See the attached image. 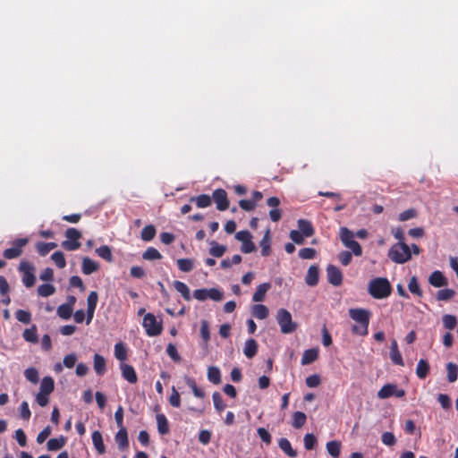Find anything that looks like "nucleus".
<instances>
[{"label":"nucleus","mask_w":458,"mask_h":458,"mask_svg":"<svg viewBox=\"0 0 458 458\" xmlns=\"http://www.w3.org/2000/svg\"><path fill=\"white\" fill-rule=\"evenodd\" d=\"M349 316L359 324V326H352V332L361 336L367 335L369 333L371 312L362 308L350 309Z\"/></svg>","instance_id":"obj_1"},{"label":"nucleus","mask_w":458,"mask_h":458,"mask_svg":"<svg viewBox=\"0 0 458 458\" xmlns=\"http://www.w3.org/2000/svg\"><path fill=\"white\" fill-rule=\"evenodd\" d=\"M392 290V285L386 277H376L370 280L368 285V293L377 300L389 297Z\"/></svg>","instance_id":"obj_2"},{"label":"nucleus","mask_w":458,"mask_h":458,"mask_svg":"<svg viewBox=\"0 0 458 458\" xmlns=\"http://www.w3.org/2000/svg\"><path fill=\"white\" fill-rule=\"evenodd\" d=\"M388 257L394 263L403 264L411 258V249L405 242H397L389 249Z\"/></svg>","instance_id":"obj_3"},{"label":"nucleus","mask_w":458,"mask_h":458,"mask_svg":"<svg viewBox=\"0 0 458 458\" xmlns=\"http://www.w3.org/2000/svg\"><path fill=\"white\" fill-rule=\"evenodd\" d=\"M276 321L283 334H291L297 328V324L293 321L292 314L285 309H279L276 313Z\"/></svg>","instance_id":"obj_4"},{"label":"nucleus","mask_w":458,"mask_h":458,"mask_svg":"<svg viewBox=\"0 0 458 458\" xmlns=\"http://www.w3.org/2000/svg\"><path fill=\"white\" fill-rule=\"evenodd\" d=\"M18 271L21 274L22 284L27 288H31L32 286L35 285V283H36V276H35L36 268H35V266L32 263H30V262L27 261V260L21 261V263L19 265V267H18Z\"/></svg>","instance_id":"obj_5"},{"label":"nucleus","mask_w":458,"mask_h":458,"mask_svg":"<svg viewBox=\"0 0 458 458\" xmlns=\"http://www.w3.org/2000/svg\"><path fill=\"white\" fill-rule=\"evenodd\" d=\"M65 237L67 240L62 242L61 246L65 250H76L81 248V244L79 239L81 237V233L76 228H68L65 231Z\"/></svg>","instance_id":"obj_6"},{"label":"nucleus","mask_w":458,"mask_h":458,"mask_svg":"<svg viewBox=\"0 0 458 458\" xmlns=\"http://www.w3.org/2000/svg\"><path fill=\"white\" fill-rule=\"evenodd\" d=\"M142 325L148 336H157L162 333V322L157 321L156 317L151 313H148L144 316Z\"/></svg>","instance_id":"obj_7"},{"label":"nucleus","mask_w":458,"mask_h":458,"mask_svg":"<svg viewBox=\"0 0 458 458\" xmlns=\"http://www.w3.org/2000/svg\"><path fill=\"white\" fill-rule=\"evenodd\" d=\"M28 238H19L12 242V247L4 250L3 256L7 259H13L20 257L23 252V248L28 244Z\"/></svg>","instance_id":"obj_8"},{"label":"nucleus","mask_w":458,"mask_h":458,"mask_svg":"<svg viewBox=\"0 0 458 458\" xmlns=\"http://www.w3.org/2000/svg\"><path fill=\"white\" fill-rule=\"evenodd\" d=\"M235 238L242 242L241 250L243 253H251L256 250L255 244L251 241V234L247 230L239 231L235 234Z\"/></svg>","instance_id":"obj_9"},{"label":"nucleus","mask_w":458,"mask_h":458,"mask_svg":"<svg viewBox=\"0 0 458 458\" xmlns=\"http://www.w3.org/2000/svg\"><path fill=\"white\" fill-rule=\"evenodd\" d=\"M393 395L398 398L403 397L405 395V391L398 388L394 384H386L377 392V397L379 399H386Z\"/></svg>","instance_id":"obj_10"},{"label":"nucleus","mask_w":458,"mask_h":458,"mask_svg":"<svg viewBox=\"0 0 458 458\" xmlns=\"http://www.w3.org/2000/svg\"><path fill=\"white\" fill-rule=\"evenodd\" d=\"M98 301V293L96 291L90 292L87 298V317H86V324L87 325L90 324L93 319Z\"/></svg>","instance_id":"obj_11"},{"label":"nucleus","mask_w":458,"mask_h":458,"mask_svg":"<svg viewBox=\"0 0 458 458\" xmlns=\"http://www.w3.org/2000/svg\"><path fill=\"white\" fill-rule=\"evenodd\" d=\"M212 198L216 204V208L225 211L229 208L227 193L224 189H216L213 191Z\"/></svg>","instance_id":"obj_12"},{"label":"nucleus","mask_w":458,"mask_h":458,"mask_svg":"<svg viewBox=\"0 0 458 458\" xmlns=\"http://www.w3.org/2000/svg\"><path fill=\"white\" fill-rule=\"evenodd\" d=\"M327 276L328 282L334 286H339L343 283L342 271L334 265H328L327 267Z\"/></svg>","instance_id":"obj_13"},{"label":"nucleus","mask_w":458,"mask_h":458,"mask_svg":"<svg viewBox=\"0 0 458 458\" xmlns=\"http://www.w3.org/2000/svg\"><path fill=\"white\" fill-rule=\"evenodd\" d=\"M122 377L131 384H135L138 381V376L131 365L122 362L120 364Z\"/></svg>","instance_id":"obj_14"},{"label":"nucleus","mask_w":458,"mask_h":458,"mask_svg":"<svg viewBox=\"0 0 458 458\" xmlns=\"http://www.w3.org/2000/svg\"><path fill=\"white\" fill-rule=\"evenodd\" d=\"M428 283L434 287H443L448 284V280L442 272L437 270L429 276Z\"/></svg>","instance_id":"obj_15"},{"label":"nucleus","mask_w":458,"mask_h":458,"mask_svg":"<svg viewBox=\"0 0 458 458\" xmlns=\"http://www.w3.org/2000/svg\"><path fill=\"white\" fill-rule=\"evenodd\" d=\"M93 367L97 375L103 376L106 372L105 358L98 353H95L93 357Z\"/></svg>","instance_id":"obj_16"},{"label":"nucleus","mask_w":458,"mask_h":458,"mask_svg":"<svg viewBox=\"0 0 458 458\" xmlns=\"http://www.w3.org/2000/svg\"><path fill=\"white\" fill-rule=\"evenodd\" d=\"M318 276L319 270L318 267L315 265H312L309 267L305 282L309 286H316L318 283Z\"/></svg>","instance_id":"obj_17"},{"label":"nucleus","mask_w":458,"mask_h":458,"mask_svg":"<svg viewBox=\"0 0 458 458\" xmlns=\"http://www.w3.org/2000/svg\"><path fill=\"white\" fill-rule=\"evenodd\" d=\"M93 445L98 454H104L106 453V446L103 441L102 434L98 430H95L91 435Z\"/></svg>","instance_id":"obj_18"},{"label":"nucleus","mask_w":458,"mask_h":458,"mask_svg":"<svg viewBox=\"0 0 458 458\" xmlns=\"http://www.w3.org/2000/svg\"><path fill=\"white\" fill-rule=\"evenodd\" d=\"M98 268H99V266L96 261H94L93 259H91L88 257L83 258L82 264H81V270H82L83 274L90 275V274L98 271Z\"/></svg>","instance_id":"obj_19"},{"label":"nucleus","mask_w":458,"mask_h":458,"mask_svg":"<svg viewBox=\"0 0 458 458\" xmlns=\"http://www.w3.org/2000/svg\"><path fill=\"white\" fill-rule=\"evenodd\" d=\"M271 288L270 283H263L259 284L254 294L252 295V301L254 302L263 301L266 296L267 292Z\"/></svg>","instance_id":"obj_20"},{"label":"nucleus","mask_w":458,"mask_h":458,"mask_svg":"<svg viewBox=\"0 0 458 458\" xmlns=\"http://www.w3.org/2000/svg\"><path fill=\"white\" fill-rule=\"evenodd\" d=\"M271 238H270V230L267 229L259 242V246L261 248V255L263 257H267L271 254Z\"/></svg>","instance_id":"obj_21"},{"label":"nucleus","mask_w":458,"mask_h":458,"mask_svg":"<svg viewBox=\"0 0 458 458\" xmlns=\"http://www.w3.org/2000/svg\"><path fill=\"white\" fill-rule=\"evenodd\" d=\"M318 358V350L317 348H311L305 350L301 363V365H309L313 363Z\"/></svg>","instance_id":"obj_22"},{"label":"nucleus","mask_w":458,"mask_h":458,"mask_svg":"<svg viewBox=\"0 0 458 458\" xmlns=\"http://www.w3.org/2000/svg\"><path fill=\"white\" fill-rule=\"evenodd\" d=\"M280 449L289 457L295 458L298 455L296 450L292 447L290 441L287 438L282 437L278 440Z\"/></svg>","instance_id":"obj_23"},{"label":"nucleus","mask_w":458,"mask_h":458,"mask_svg":"<svg viewBox=\"0 0 458 458\" xmlns=\"http://www.w3.org/2000/svg\"><path fill=\"white\" fill-rule=\"evenodd\" d=\"M258 352V343L255 339H248L245 342L243 353L248 359H252Z\"/></svg>","instance_id":"obj_24"},{"label":"nucleus","mask_w":458,"mask_h":458,"mask_svg":"<svg viewBox=\"0 0 458 458\" xmlns=\"http://www.w3.org/2000/svg\"><path fill=\"white\" fill-rule=\"evenodd\" d=\"M114 438L120 449L123 450L128 447V434L125 428H119Z\"/></svg>","instance_id":"obj_25"},{"label":"nucleus","mask_w":458,"mask_h":458,"mask_svg":"<svg viewBox=\"0 0 458 458\" xmlns=\"http://www.w3.org/2000/svg\"><path fill=\"white\" fill-rule=\"evenodd\" d=\"M66 444V437L60 436L59 437L51 438L47 441V446L49 451H58Z\"/></svg>","instance_id":"obj_26"},{"label":"nucleus","mask_w":458,"mask_h":458,"mask_svg":"<svg viewBox=\"0 0 458 458\" xmlns=\"http://www.w3.org/2000/svg\"><path fill=\"white\" fill-rule=\"evenodd\" d=\"M298 228V231L303 233L306 237H310L314 234V228L309 220L299 219Z\"/></svg>","instance_id":"obj_27"},{"label":"nucleus","mask_w":458,"mask_h":458,"mask_svg":"<svg viewBox=\"0 0 458 458\" xmlns=\"http://www.w3.org/2000/svg\"><path fill=\"white\" fill-rule=\"evenodd\" d=\"M190 201L195 202L197 207L199 208H208L212 204L211 197L207 194H200L197 197H191Z\"/></svg>","instance_id":"obj_28"},{"label":"nucleus","mask_w":458,"mask_h":458,"mask_svg":"<svg viewBox=\"0 0 458 458\" xmlns=\"http://www.w3.org/2000/svg\"><path fill=\"white\" fill-rule=\"evenodd\" d=\"M22 336L25 341L37 344L38 342L37 326L32 325L30 328H26L22 333Z\"/></svg>","instance_id":"obj_29"},{"label":"nucleus","mask_w":458,"mask_h":458,"mask_svg":"<svg viewBox=\"0 0 458 458\" xmlns=\"http://www.w3.org/2000/svg\"><path fill=\"white\" fill-rule=\"evenodd\" d=\"M55 389V382L54 379L51 377H43L39 393L45 394H50Z\"/></svg>","instance_id":"obj_30"},{"label":"nucleus","mask_w":458,"mask_h":458,"mask_svg":"<svg viewBox=\"0 0 458 458\" xmlns=\"http://www.w3.org/2000/svg\"><path fill=\"white\" fill-rule=\"evenodd\" d=\"M157 430L161 435H166L169 433V424L166 417L163 413L157 415Z\"/></svg>","instance_id":"obj_31"},{"label":"nucleus","mask_w":458,"mask_h":458,"mask_svg":"<svg viewBox=\"0 0 458 458\" xmlns=\"http://www.w3.org/2000/svg\"><path fill=\"white\" fill-rule=\"evenodd\" d=\"M429 372V364L424 360L420 359L417 364L416 375L419 378L424 379Z\"/></svg>","instance_id":"obj_32"},{"label":"nucleus","mask_w":458,"mask_h":458,"mask_svg":"<svg viewBox=\"0 0 458 458\" xmlns=\"http://www.w3.org/2000/svg\"><path fill=\"white\" fill-rule=\"evenodd\" d=\"M174 287L178 293L182 294L185 301H189L191 300L190 289L185 283L181 281H174Z\"/></svg>","instance_id":"obj_33"},{"label":"nucleus","mask_w":458,"mask_h":458,"mask_svg":"<svg viewBox=\"0 0 458 458\" xmlns=\"http://www.w3.org/2000/svg\"><path fill=\"white\" fill-rule=\"evenodd\" d=\"M252 315L258 319H265L268 316V309L263 304H255L252 307Z\"/></svg>","instance_id":"obj_34"},{"label":"nucleus","mask_w":458,"mask_h":458,"mask_svg":"<svg viewBox=\"0 0 458 458\" xmlns=\"http://www.w3.org/2000/svg\"><path fill=\"white\" fill-rule=\"evenodd\" d=\"M185 383L187 386L192 390L193 394L198 398H204L205 392L197 386L194 378L190 377H185Z\"/></svg>","instance_id":"obj_35"},{"label":"nucleus","mask_w":458,"mask_h":458,"mask_svg":"<svg viewBox=\"0 0 458 458\" xmlns=\"http://www.w3.org/2000/svg\"><path fill=\"white\" fill-rule=\"evenodd\" d=\"M208 379L215 384L218 385L221 383V372L217 367L210 366L208 369Z\"/></svg>","instance_id":"obj_36"},{"label":"nucleus","mask_w":458,"mask_h":458,"mask_svg":"<svg viewBox=\"0 0 458 458\" xmlns=\"http://www.w3.org/2000/svg\"><path fill=\"white\" fill-rule=\"evenodd\" d=\"M327 450L331 456L338 458L341 454V443L336 440L329 441L327 443Z\"/></svg>","instance_id":"obj_37"},{"label":"nucleus","mask_w":458,"mask_h":458,"mask_svg":"<svg viewBox=\"0 0 458 458\" xmlns=\"http://www.w3.org/2000/svg\"><path fill=\"white\" fill-rule=\"evenodd\" d=\"M307 416L302 411H295L293 414L292 426L294 428H301L306 423Z\"/></svg>","instance_id":"obj_38"},{"label":"nucleus","mask_w":458,"mask_h":458,"mask_svg":"<svg viewBox=\"0 0 458 458\" xmlns=\"http://www.w3.org/2000/svg\"><path fill=\"white\" fill-rule=\"evenodd\" d=\"M156 228L152 225H146L140 233V237L144 242H150L156 235Z\"/></svg>","instance_id":"obj_39"},{"label":"nucleus","mask_w":458,"mask_h":458,"mask_svg":"<svg viewBox=\"0 0 458 458\" xmlns=\"http://www.w3.org/2000/svg\"><path fill=\"white\" fill-rule=\"evenodd\" d=\"M211 247L209 249V253L213 256V257H216V258H220L222 257L225 251H226V247L225 245H220L218 244L216 242L213 241L211 242L210 243Z\"/></svg>","instance_id":"obj_40"},{"label":"nucleus","mask_w":458,"mask_h":458,"mask_svg":"<svg viewBox=\"0 0 458 458\" xmlns=\"http://www.w3.org/2000/svg\"><path fill=\"white\" fill-rule=\"evenodd\" d=\"M96 253L103 259L111 262L113 260V255L111 248L107 245H102L96 249Z\"/></svg>","instance_id":"obj_41"},{"label":"nucleus","mask_w":458,"mask_h":458,"mask_svg":"<svg viewBox=\"0 0 458 458\" xmlns=\"http://www.w3.org/2000/svg\"><path fill=\"white\" fill-rule=\"evenodd\" d=\"M177 267L182 272H191L194 268V262L191 259H177Z\"/></svg>","instance_id":"obj_42"},{"label":"nucleus","mask_w":458,"mask_h":458,"mask_svg":"<svg viewBox=\"0 0 458 458\" xmlns=\"http://www.w3.org/2000/svg\"><path fill=\"white\" fill-rule=\"evenodd\" d=\"M214 407L218 413H221L226 407L222 395L219 392H214L212 394Z\"/></svg>","instance_id":"obj_43"},{"label":"nucleus","mask_w":458,"mask_h":458,"mask_svg":"<svg viewBox=\"0 0 458 458\" xmlns=\"http://www.w3.org/2000/svg\"><path fill=\"white\" fill-rule=\"evenodd\" d=\"M447 379L450 383H454L458 378V366L455 363L449 362L446 364Z\"/></svg>","instance_id":"obj_44"},{"label":"nucleus","mask_w":458,"mask_h":458,"mask_svg":"<svg viewBox=\"0 0 458 458\" xmlns=\"http://www.w3.org/2000/svg\"><path fill=\"white\" fill-rule=\"evenodd\" d=\"M55 291V287L50 284H43L38 287V294L41 297L51 296Z\"/></svg>","instance_id":"obj_45"},{"label":"nucleus","mask_w":458,"mask_h":458,"mask_svg":"<svg viewBox=\"0 0 458 458\" xmlns=\"http://www.w3.org/2000/svg\"><path fill=\"white\" fill-rule=\"evenodd\" d=\"M114 356L120 361L127 360V350L123 343H117L114 345Z\"/></svg>","instance_id":"obj_46"},{"label":"nucleus","mask_w":458,"mask_h":458,"mask_svg":"<svg viewBox=\"0 0 458 458\" xmlns=\"http://www.w3.org/2000/svg\"><path fill=\"white\" fill-rule=\"evenodd\" d=\"M443 326L448 330H453L457 326V318L454 315L445 314L442 318Z\"/></svg>","instance_id":"obj_47"},{"label":"nucleus","mask_w":458,"mask_h":458,"mask_svg":"<svg viewBox=\"0 0 458 458\" xmlns=\"http://www.w3.org/2000/svg\"><path fill=\"white\" fill-rule=\"evenodd\" d=\"M142 258L146 260L161 259V253L154 247H148L142 254Z\"/></svg>","instance_id":"obj_48"},{"label":"nucleus","mask_w":458,"mask_h":458,"mask_svg":"<svg viewBox=\"0 0 458 458\" xmlns=\"http://www.w3.org/2000/svg\"><path fill=\"white\" fill-rule=\"evenodd\" d=\"M200 337L202 338L205 344H208V343L210 340V331H209V325L207 320H202L200 322Z\"/></svg>","instance_id":"obj_49"},{"label":"nucleus","mask_w":458,"mask_h":458,"mask_svg":"<svg viewBox=\"0 0 458 458\" xmlns=\"http://www.w3.org/2000/svg\"><path fill=\"white\" fill-rule=\"evenodd\" d=\"M408 288L411 293H413L419 297L422 296V293H423L422 290L420 289V286L418 283V279L415 276L410 279L409 284H408Z\"/></svg>","instance_id":"obj_50"},{"label":"nucleus","mask_w":458,"mask_h":458,"mask_svg":"<svg viewBox=\"0 0 458 458\" xmlns=\"http://www.w3.org/2000/svg\"><path fill=\"white\" fill-rule=\"evenodd\" d=\"M51 259L58 268H64L66 266V260L62 251H55L51 255Z\"/></svg>","instance_id":"obj_51"},{"label":"nucleus","mask_w":458,"mask_h":458,"mask_svg":"<svg viewBox=\"0 0 458 458\" xmlns=\"http://www.w3.org/2000/svg\"><path fill=\"white\" fill-rule=\"evenodd\" d=\"M72 310L70 305L62 304L57 308V315L63 319H69L72 314Z\"/></svg>","instance_id":"obj_52"},{"label":"nucleus","mask_w":458,"mask_h":458,"mask_svg":"<svg viewBox=\"0 0 458 458\" xmlns=\"http://www.w3.org/2000/svg\"><path fill=\"white\" fill-rule=\"evenodd\" d=\"M353 238H354L353 233L351 230H349L347 227L340 228V240L344 245H345L349 242L354 240Z\"/></svg>","instance_id":"obj_53"},{"label":"nucleus","mask_w":458,"mask_h":458,"mask_svg":"<svg viewBox=\"0 0 458 458\" xmlns=\"http://www.w3.org/2000/svg\"><path fill=\"white\" fill-rule=\"evenodd\" d=\"M303 442L306 450H313L317 445L318 440L313 434L308 433L304 436Z\"/></svg>","instance_id":"obj_54"},{"label":"nucleus","mask_w":458,"mask_h":458,"mask_svg":"<svg viewBox=\"0 0 458 458\" xmlns=\"http://www.w3.org/2000/svg\"><path fill=\"white\" fill-rule=\"evenodd\" d=\"M455 295V292L453 289H442L437 293V300L438 301H449Z\"/></svg>","instance_id":"obj_55"},{"label":"nucleus","mask_w":458,"mask_h":458,"mask_svg":"<svg viewBox=\"0 0 458 458\" xmlns=\"http://www.w3.org/2000/svg\"><path fill=\"white\" fill-rule=\"evenodd\" d=\"M15 318L18 321L23 324H30L31 321L30 312L24 310H18L15 312Z\"/></svg>","instance_id":"obj_56"},{"label":"nucleus","mask_w":458,"mask_h":458,"mask_svg":"<svg viewBox=\"0 0 458 458\" xmlns=\"http://www.w3.org/2000/svg\"><path fill=\"white\" fill-rule=\"evenodd\" d=\"M344 246L350 249L355 256L360 257L362 255V248L357 241L352 240L346 243Z\"/></svg>","instance_id":"obj_57"},{"label":"nucleus","mask_w":458,"mask_h":458,"mask_svg":"<svg viewBox=\"0 0 458 458\" xmlns=\"http://www.w3.org/2000/svg\"><path fill=\"white\" fill-rule=\"evenodd\" d=\"M344 246L350 249L355 256L360 257L362 255V248L357 241L352 240L346 243Z\"/></svg>","instance_id":"obj_58"},{"label":"nucleus","mask_w":458,"mask_h":458,"mask_svg":"<svg viewBox=\"0 0 458 458\" xmlns=\"http://www.w3.org/2000/svg\"><path fill=\"white\" fill-rule=\"evenodd\" d=\"M167 355L175 362H179L181 360V356L178 353L177 348L174 344H168L166 347Z\"/></svg>","instance_id":"obj_59"},{"label":"nucleus","mask_w":458,"mask_h":458,"mask_svg":"<svg viewBox=\"0 0 458 458\" xmlns=\"http://www.w3.org/2000/svg\"><path fill=\"white\" fill-rule=\"evenodd\" d=\"M316 253L313 248H303L299 250V257L302 259H312L316 257Z\"/></svg>","instance_id":"obj_60"},{"label":"nucleus","mask_w":458,"mask_h":458,"mask_svg":"<svg viewBox=\"0 0 458 458\" xmlns=\"http://www.w3.org/2000/svg\"><path fill=\"white\" fill-rule=\"evenodd\" d=\"M24 376L27 380L31 383H38V372L35 368H29L24 371Z\"/></svg>","instance_id":"obj_61"},{"label":"nucleus","mask_w":458,"mask_h":458,"mask_svg":"<svg viewBox=\"0 0 458 458\" xmlns=\"http://www.w3.org/2000/svg\"><path fill=\"white\" fill-rule=\"evenodd\" d=\"M169 403L175 408H179L181 406V397L174 386L172 388V394L169 397Z\"/></svg>","instance_id":"obj_62"},{"label":"nucleus","mask_w":458,"mask_h":458,"mask_svg":"<svg viewBox=\"0 0 458 458\" xmlns=\"http://www.w3.org/2000/svg\"><path fill=\"white\" fill-rule=\"evenodd\" d=\"M207 296L213 301H219L223 299V293L218 289L210 288L207 289Z\"/></svg>","instance_id":"obj_63"},{"label":"nucleus","mask_w":458,"mask_h":458,"mask_svg":"<svg viewBox=\"0 0 458 458\" xmlns=\"http://www.w3.org/2000/svg\"><path fill=\"white\" fill-rule=\"evenodd\" d=\"M257 433L260 439L267 445H270L272 441V437L270 433L264 428H259L257 429Z\"/></svg>","instance_id":"obj_64"}]
</instances>
